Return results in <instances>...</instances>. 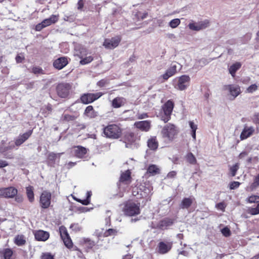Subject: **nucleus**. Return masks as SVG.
<instances>
[{
	"label": "nucleus",
	"instance_id": "obj_32",
	"mask_svg": "<svg viewBox=\"0 0 259 259\" xmlns=\"http://www.w3.org/2000/svg\"><path fill=\"white\" fill-rule=\"evenodd\" d=\"M63 153H55L53 152L49 154L48 159L49 164H54L57 158H60V157Z\"/></svg>",
	"mask_w": 259,
	"mask_h": 259
},
{
	"label": "nucleus",
	"instance_id": "obj_17",
	"mask_svg": "<svg viewBox=\"0 0 259 259\" xmlns=\"http://www.w3.org/2000/svg\"><path fill=\"white\" fill-rule=\"evenodd\" d=\"M32 131L29 130L28 132L20 135L15 140V144L17 146H19L25 142L32 135Z\"/></svg>",
	"mask_w": 259,
	"mask_h": 259
},
{
	"label": "nucleus",
	"instance_id": "obj_26",
	"mask_svg": "<svg viewBox=\"0 0 259 259\" xmlns=\"http://www.w3.org/2000/svg\"><path fill=\"white\" fill-rule=\"evenodd\" d=\"M84 114L89 118H93L98 116V112L94 110L92 106L90 105L86 108Z\"/></svg>",
	"mask_w": 259,
	"mask_h": 259
},
{
	"label": "nucleus",
	"instance_id": "obj_57",
	"mask_svg": "<svg viewBox=\"0 0 259 259\" xmlns=\"http://www.w3.org/2000/svg\"><path fill=\"white\" fill-rule=\"evenodd\" d=\"M32 71L34 74H39L42 73V70L40 67H35L32 68Z\"/></svg>",
	"mask_w": 259,
	"mask_h": 259
},
{
	"label": "nucleus",
	"instance_id": "obj_10",
	"mask_svg": "<svg viewBox=\"0 0 259 259\" xmlns=\"http://www.w3.org/2000/svg\"><path fill=\"white\" fill-rule=\"evenodd\" d=\"M121 40V37L119 36H116L111 38H107L105 39L103 46L106 49H113L118 46Z\"/></svg>",
	"mask_w": 259,
	"mask_h": 259
},
{
	"label": "nucleus",
	"instance_id": "obj_28",
	"mask_svg": "<svg viewBox=\"0 0 259 259\" xmlns=\"http://www.w3.org/2000/svg\"><path fill=\"white\" fill-rule=\"evenodd\" d=\"M209 62L207 59L201 58L199 60L195 61V64L193 66V68L195 69H199L203 66L207 65Z\"/></svg>",
	"mask_w": 259,
	"mask_h": 259
},
{
	"label": "nucleus",
	"instance_id": "obj_24",
	"mask_svg": "<svg viewBox=\"0 0 259 259\" xmlns=\"http://www.w3.org/2000/svg\"><path fill=\"white\" fill-rule=\"evenodd\" d=\"M58 19L59 15H52L50 18L43 20L41 22L42 25H44L45 27H47L52 24L55 23L58 21Z\"/></svg>",
	"mask_w": 259,
	"mask_h": 259
},
{
	"label": "nucleus",
	"instance_id": "obj_36",
	"mask_svg": "<svg viewBox=\"0 0 259 259\" xmlns=\"http://www.w3.org/2000/svg\"><path fill=\"white\" fill-rule=\"evenodd\" d=\"M14 242L18 246H22L24 245L26 243V240L24 236L22 235H17L15 238Z\"/></svg>",
	"mask_w": 259,
	"mask_h": 259
},
{
	"label": "nucleus",
	"instance_id": "obj_23",
	"mask_svg": "<svg viewBox=\"0 0 259 259\" xmlns=\"http://www.w3.org/2000/svg\"><path fill=\"white\" fill-rule=\"evenodd\" d=\"M87 150L82 146H77L74 148L73 153L78 158H81L87 153Z\"/></svg>",
	"mask_w": 259,
	"mask_h": 259
},
{
	"label": "nucleus",
	"instance_id": "obj_4",
	"mask_svg": "<svg viewBox=\"0 0 259 259\" xmlns=\"http://www.w3.org/2000/svg\"><path fill=\"white\" fill-rule=\"evenodd\" d=\"M174 106V104L170 100H168L163 105L162 110L163 115H161V119L165 123L170 120Z\"/></svg>",
	"mask_w": 259,
	"mask_h": 259
},
{
	"label": "nucleus",
	"instance_id": "obj_29",
	"mask_svg": "<svg viewBox=\"0 0 259 259\" xmlns=\"http://www.w3.org/2000/svg\"><path fill=\"white\" fill-rule=\"evenodd\" d=\"M241 67V64L240 62H237L234 64H232L229 68V73L232 76V77H235L236 72L239 70Z\"/></svg>",
	"mask_w": 259,
	"mask_h": 259
},
{
	"label": "nucleus",
	"instance_id": "obj_13",
	"mask_svg": "<svg viewBox=\"0 0 259 259\" xmlns=\"http://www.w3.org/2000/svg\"><path fill=\"white\" fill-rule=\"evenodd\" d=\"M224 89L228 91L230 95L232 97V99H234L236 98L241 92L240 87L237 84H229L225 85L224 87Z\"/></svg>",
	"mask_w": 259,
	"mask_h": 259
},
{
	"label": "nucleus",
	"instance_id": "obj_56",
	"mask_svg": "<svg viewBox=\"0 0 259 259\" xmlns=\"http://www.w3.org/2000/svg\"><path fill=\"white\" fill-rule=\"evenodd\" d=\"M215 207L217 209L221 210L222 211H224L225 208L226 207V205L223 202H220L216 204Z\"/></svg>",
	"mask_w": 259,
	"mask_h": 259
},
{
	"label": "nucleus",
	"instance_id": "obj_63",
	"mask_svg": "<svg viewBox=\"0 0 259 259\" xmlns=\"http://www.w3.org/2000/svg\"><path fill=\"white\" fill-rule=\"evenodd\" d=\"M176 175L177 172L175 171H171L167 174V177L169 178H174Z\"/></svg>",
	"mask_w": 259,
	"mask_h": 259
},
{
	"label": "nucleus",
	"instance_id": "obj_22",
	"mask_svg": "<svg viewBox=\"0 0 259 259\" xmlns=\"http://www.w3.org/2000/svg\"><path fill=\"white\" fill-rule=\"evenodd\" d=\"M68 63L67 60L65 57H61L56 59L53 63L54 66L58 69H61Z\"/></svg>",
	"mask_w": 259,
	"mask_h": 259
},
{
	"label": "nucleus",
	"instance_id": "obj_30",
	"mask_svg": "<svg viewBox=\"0 0 259 259\" xmlns=\"http://www.w3.org/2000/svg\"><path fill=\"white\" fill-rule=\"evenodd\" d=\"M147 143L148 147L153 150H156L158 146V143L156 137H152L149 139Z\"/></svg>",
	"mask_w": 259,
	"mask_h": 259
},
{
	"label": "nucleus",
	"instance_id": "obj_18",
	"mask_svg": "<svg viewBox=\"0 0 259 259\" xmlns=\"http://www.w3.org/2000/svg\"><path fill=\"white\" fill-rule=\"evenodd\" d=\"M134 125L137 128L144 132H148L151 127L150 121L148 120L137 121Z\"/></svg>",
	"mask_w": 259,
	"mask_h": 259
},
{
	"label": "nucleus",
	"instance_id": "obj_8",
	"mask_svg": "<svg viewBox=\"0 0 259 259\" xmlns=\"http://www.w3.org/2000/svg\"><path fill=\"white\" fill-rule=\"evenodd\" d=\"M52 194L48 191H44L40 196L39 203L40 206L44 209L49 207L51 204Z\"/></svg>",
	"mask_w": 259,
	"mask_h": 259
},
{
	"label": "nucleus",
	"instance_id": "obj_47",
	"mask_svg": "<svg viewBox=\"0 0 259 259\" xmlns=\"http://www.w3.org/2000/svg\"><path fill=\"white\" fill-rule=\"evenodd\" d=\"M117 233V231L113 229H109L104 233V236L107 237L110 235H115Z\"/></svg>",
	"mask_w": 259,
	"mask_h": 259
},
{
	"label": "nucleus",
	"instance_id": "obj_5",
	"mask_svg": "<svg viewBox=\"0 0 259 259\" xmlns=\"http://www.w3.org/2000/svg\"><path fill=\"white\" fill-rule=\"evenodd\" d=\"M138 190L137 193L135 191H133V195L136 196L139 195L141 197L146 198L152 195V190L153 187L148 184H144L140 185L139 188H136Z\"/></svg>",
	"mask_w": 259,
	"mask_h": 259
},
{
	"label": "nucleus",
	"instance_id": "obj_15",
	"mask_svg": "<svg viewBox=\"0 0 259 259\" xmlns=\"http://www.w3.org/2000/svg\"><path fill=\"white\" fill-rule=\"evenodd\" d=\"M172 247V242H160L157 246L158 252L160 254H165L167 253Z\"/></svg>",
	"mask_w": 259,
	"mask_h": 259
},
{
	"label": "nucleus",
	"instance_id": "obj_19",
	"mask_svg": "<svg viewBox=\"0 0 259 259\" xmlns=\"http://www.w3.org/2000/svg\"><path fill=\"white\" fill-rule=\"evenodd\" d=\"M34 236L38 241H45L49 239L50 234L48 232L38 230L35 232Z\"/></svg>",
	"mask_w": 259,
	"mask_h": 259
},
{
	"label": "nucleus",
	"instance_id": "obj_9",
	"mask_svg": "<svg viewBox=\"0 0 259 259\" xmlns=\"http://www.w3.org/2000/svg\"><path fill=\"white\" fill-rule=\"evenodd\" d=\"M103 94L101 92L84 94L81 96L80 100L83 104H88L97 100Z\"/></svg>",
	"mask_w": 259,
	"mask_h": 259
},
{
	"label": "nucleus",
	"instance_id": "obj_11",
	"mask_svg": "<svg viewBox=\"0 0 259 259\" xmlns=\"http://www.w3.org/2000/svg\"><path fill=\"white\" fill-rule=\"evenodd\" d=\"M70 85L67 83H62L58 85L57 91L58 95L61 98H66L69 95Z\"/></svg>",
	"mask_w": 259,
	"mask_h": 259
},
{
	"label": "nucleus",
	"instance_id": "obj_50",
	"mask_svg": "<svg viewBox=\"0 0 259 259\" xmlns=\"http://www.w3.org/2000/svg\"><path fill=\"white\" fill-rule=\"evenodd\" d=\"M106 217L105 218L106 225L108 226L110 225V217L111 215V212L110 210L106 211Z\"/></svg>",
	"mask_w": 259,
	"mask_h": 259
},
{
	"label": "nucleus",
	"instance_id": "obj_1",
	"mask_svg": "<svg viewBox=\"0 0 259 259\" xmlns=\"http://www.w3.org/2000/svg\"><path fill=\"white\" fill-rule=\"evenodd\" d=\"M178 133V129L174 124L171 123H168L164 126L161 132L162 137L168 142L172 141Z\"/></svg>",
	"mask_w": 259,
	"mask_h": 259
},
{
	"label": "nucleus",
	"instance_id": "obj_31",
	"mask_svg": "<svg viewBox=\"0 0 259 259\" xmlns=\"http://www.w3.org/2000/svg\"><path fill=\"white\" fill-rule=\"evenodd\" d=\"M131 179V172L129 170H126L125 172H122L120 178L121 182L125 183L127 184Z\"/></svg>",
	"mask_w": 259,
	"mask_h": 259
},
{
	"label": "nucleus",
	"instance_id": "obj_25",
	"mask_svg": "<svg viewBox=\"0 0 259 259\" xmlns=\"http://www.w3.org/2000/svg\"><path fill=\"white\" fill-rule=\"evenodd\" d=\"M126 103V100L123 97H116L112 102V106L115 108H118L123 106Z\"/></svg>",
	"mask_w": 259,
	"mask_h": 259
},
{
	"label": "nucleus",
	"instance_id": "obj_45",
	"mask_svg": "<svg viewBox=\"0 0 259 259\" xmlns=\"http://www.w3.org/2000/svg\"><path fill=\"white\" fill-rule=\"evenodd\" d=\"M76 117H77L75 115L64 114L62 115V118L64 120L69 121L75 120L76 118Z\"/></svg>",
	"mask_w": 259,
	"mask_h": 259
},
{
	"label": "nucleus",
	"instance_id": "obj_53",
	"mask_svg": "<svg viewBox=\"0 0 259 259\" xmlns=\"http://www.w3.org/2000/svg\"><path fill=\"white\" fill-rule=\"evenodd\" d=\"M258 186H259V174L255 177L254 182L252 184L251 187L252 189H253Z\"/></svg>",
	"mask_w": 259,
	"mask_h": 259
},
{
	"label": "nucleus",
	"instance_id": "obj_35",
	"mask_svg": "<svg viewBox=\"0 0 259 259\" xmlns=\"http://www.w3.org/2000/svg\"><path fill=\"white\" fill-rule=\"evenodd\" d=\"M192 203V199L190 198H185L182 200L180 207L182 209L189 208Z\"/></svg>",
	"mask_w": 259,
	"mask_h": 259
},
{
	"label": "nucleus",
	"instance_id": "obj_52",
	"mask_svg": "<svg viewBox=\"0 0 259 259\" xmlns=\"http://www.w3.org/2000/svg\"><path fill=\"white\" fill-rule=\"evenodd\" d=\"M257 89V86L255 84H251L247 89V92L249 93H252L255 92Z\"/></svg>",
	"mask_w": 259,
	"mask_h": 259
},
{
	"label": "nucleus",
	"instance_id": "obj_60",
	"mask_svg": "<svg viewBox=\"0 0 259 259\" xmlns=\"http://www.w3.org/2000/svg\"><path fill=\"white\" fill-rule=\"evenodd\" d=\"M137 116V118L140 119H144L148 117L147 114L146 113L138 114Z\"/></svg>",
	"mask_w": 259,
	"mask_h": 259
},
{
	"label": "nucleus",
	"instance_id": "obj_21",
	"mask_svg": "<svg viewBox=\"0 0 259 259\" xmlns=\"http://www.w3.org/2000/svg\"><path fill=\"white\" fill-rule=\"evenodd\" d=\"M135 137L133 133H130L126 134L125 136V147L128 148H133V144L135 141Z\"/></svg>",
	"mask_w": 259,
	"mask_h": 259
},
{
	"label": "nucleus",
	"instance_id": "obj_39",
	"mask_svg": "<svg viewBox=\"0 0 259 259\" xmlns=\"http://www.w3.org/2000/svg\"><path fill=\"white\" fill-rule=\"evenodd\" d=\"M1 253L3 255L4 259H11L13 252L12 249L6 248L2 251Z\"/></svg>",
	"mask_w": 259,
	"mask_h": 259
},
{
	"label": "nucleus",
	"instance_id": "obj_44",
	"mask_svg": "<svg viewBox=\"0 0 259 259\" xmlns=\"http://www.w3.org/2000/svg\"><path fill=\"white\" fill-rule=\"evenodd\" d=\"M85 245L89 248H92L95 245V242L89 238L83 239Z\"/></svg>",
	"mask_w": 259,
	"mask_h": 259
},
{
	"label": "nucleus",
	"instance_id": "obj_34",
	"mask_svg": "<svg viewBox=\"0 0 259 259\" xmlns=\"http://www.w3.org/2000/svg\"><path fill=\"white\" fill-rule=\"evenodd\" d=\"M26 189L27 198L30 202H32L34 199L33 187L29 186Z\"/></svg>",
	"mask_w": 259,
	"mask_h": 259
},
{
	"label": "nucleus",
	"instance_id": "obj_46",
	"mask_svg": "<svg viewBox=\"0 0 259 259\" xmlns=\"http://www.w3.org/2000/svg\"><path fill=\"white\" fill-rule=\"evenodd\" d=\"M247 201L249 203H258L259 202V196L256 195H252L247 198Z\"/></svg>",
	"mask_w": 259,
	"mask_h": 259
},
{
	"label": "nucleus",
	"instance_id": "obj_43",
	"mask_svg": "<svg viewBox=\"0 0 259 259\" xmlns=\"http://www.w3.org/2000/svg\"><path fill=\"white\" fill-rule=\"evenodd\" d=\"M239 168V164L238 163H236L230 168V170L232 176L234 177L236 175L237 171L238 170Z\"/></svg>",
	"mask_w": 259,
	"mask_h": 259
},
{
	"label": "nucleus",
	"instance_id": "obj_38",
	"mask_svg": "<svg viewBox=\"0 0 259 259\" xmlns=\"http://www.w3.org/2000/svg\"><path fill=\"white\" fill-rule=\"evenodd\" d=\"M186 160L191 164H195L197 163V160L194 155L191 152L188 153L185 156Z\"/></svg>",
	"mask_w": 259,
	"mask_h": 259
},
{
	"label": "nucleus",
	"instance_id": "obj_58",
	"mask_svg": "<svg viewBox=\"0 0 259 259\" xmlns=\"http://www.w3.org/2000/svg\"><path fill=\"white\" fill-rule=\"evenodd\" d=\"M41 259H54V256L50 253H45L42 255Z\"/></svg>",
	"mask_w": 259,
	"mask_h": 259
},
{
	"label": "nucleus",
	"instance_id": "obj_64",
	"mask_svg": "<svg viewBox=\"0 0 259 259\" xmlns=\"http://www.w3.org/2000/svg\"><path fill=\"white\" fill-rule=\"evenodd\" d=\"M83 7V2L82 0H79L77 3V9L81 10Z\"/></svg>",
	"mask_w": 259,
	"mask_h": 259
},
{
	"label": "nucleus",
	"instance_id": "obj_6",
	"mask_svg": "<svg viewBox=\"0 0 259 259\" xmlns=\"http://www.w3.org/2000/svg\"><path fill=\"white\" fill-rule=\"evenodd\" d=\"M18 194V190L14 187L0 188V197L5 198H13Z\"/></svg>",
	"mask_w": 259,
	"mask_h": 259
},
{
	"label": "nucleus",
	"instance_id": "obj_33",
	"mask_svg": "<svg viewBox=\"0 0 259 259\" xmlns=\"http://www.w3.org/2000/svg\"><path fill=\"white\" fill-rule=\"evenodd\" d=\"M173 223L172 220L166 218L160 221L159 227L161 229H164L168 226L171 225Z\"/></svg>",
	"mask_w": 259,
	"mask_h": 259
},
{
	"label": "nucleus",
	"instance_id": "obj_42",
	"mask_svg": "<svg viewBox=\"0 0 259 259\" xmlns=\"http://www.w3.org/2000/svg\"><path fill=\"white\" fill-rule=\"evenodd\" d=\"M180 23H181L180 19H179L178 18H176V19L171 20L169 22V26L172 28H175L177 27L180 24Z\"/></svg>",
	"mask_w": 259,
	"mask_h": 259
},
{
	"label": "nucleus",
	"instance_id": "obj_16",
	"mask_svg": "<svg viewBox=\"0 0 259 259\" xmlns=\"http://www.w3.org/2000/svg\"><path fill=\"white\" fill-rule=\"evenodd\" d=\"M254 131L255 130L253 126H244L240 136L241 140H244L250 137L253 135Z\"/></svg>",
	"mask_w": 259,
	"mask_h": 259
},
{
	"label": "nucleus",
	"instance_id": "obj_49",
	"mask_svg": "<svg viewBox=\"0 0 259 259\" xmlns=\"http://www.w3.org/2000/svg\"><path fill=\"white\" fill-rule=\"evenodd\" d=\"M221 232L225 237H229L231 235V231L229 228L226 227L221 230Z\"/></svg>",
	"mask_w": 259,
	"mask_h": 259
},
{
	"label": "nucleus",
	"instance_id": "obj_7",
	"mask_svg": "<svg viewBox=\"0 0 259 259\" xmlns=\"http://www.w3.org/2000/svg\"><path fill=\"white\" fill-rule=\"evenodd\" d=\"M209 26V21L204 20L198 22L192 21L188 25L189 28L193 31H198L204 29Z\"/></svg>",
	"mask_w": 259,
	"mask_h": 259
},
{
	"label": "nucleus",
	"instance_id": "obj_54",
	"mask_svg": "<svg viewBox=\"0 0 259 259\" xmlns=\"http://www.w3.org/2000/svg\"><path fill=\"white\" fill-rule=\"evenodd\" d=\"M70 228L75 232L79 231L81 230V227L78 224H74L71 225Z\"/></svg>",
	"mask_w": 259,
	"mask_h": 259
},
{
	"label": "nucleus",
	"instance_id": "obj_62",
	"mask_svg": "<svg viewBox=\"0 0 259 259\" xmlns=\"http://www.w3.org/2000/svg\"><path fill=\"white\" fill-rule=\"evenodd\" d=\"M8 165V163L6 161L0 160V168H3Z\"/></svg>",
	"mask_w": 259,
	"mask_h": 259
},
{
	"label": "nucleus",
	"instance_id": "obj_48",
	"mask_svg": "<svg viewBox=\"0 0 259 259\" xmlns=\"http://www.w3.org/2000/svg\"><path fill=\"white\" fill-rule=\"evenodd\" d=\"M93 58L92 56H89L84 58V59L80 60V63L82 65H84L88 63H90L92 61Z\"/></svg>",
	"mask_w": 259,
	"mask_h": 259
},
{
	"label": "nucleus",
	"instance_id": "obj_2",
	"mask_svg": "<svg viewBox=\"0 0 259 259\" xmlns=\"http://www.w3.org/2000/svg\"><path fill=\"white\" fill-rule=\"evenodd\" d=\"M122 130L116 124H110L104 128V134L106 137L111 139H118L121 135Z\"/></svg>",
	"mask_w": 259,
	"mask_h": 259
},
{
	"label": "nucleus",
	"instance_id": "obj_55",
	"mask_svg": "<svg viewBox=\"0 0 259 259\" xmlns=\"http://www.w3.org/2000/svg\"><path fill=\"white\" fill-rule=\"evenodd\" d=\"M14 198L15 201L18 203H21L23 201V196L21 194H16Z\"/></svg>",
	"mask_w": 259,
	"mask_h": 259
},
{
	"label": "nucleus",
	"instance_id": "obj_27",
	"mask_svg": "<svg viewBox=\"0 0 259 259\" xmlns=\"http://www.w3.org/2000/svg\"><path fill=\"white\" fill-rule=\"evenodd\" d=\"M160 168L155 164L150 165L147 170V173L150 176H155L160 173Z\"/></svg>",
	"mask_w": 259,
	"mask_h": 259
},
{
	"label": "nucleus",
	"instance_id": "obj_41",
	"mask_svg": "<svg viewBox=\"0 0 259 259\" xmlns=\"http://www.w3.org/2000/svg\"><path fill=\"white\" fill-rule=\"evenodd\" d=\"M247 212L251 215H256L259 214V203L255 207H249Z\"/></svg>",
	"mask_w": 259,
	"mask_h": 259
},
{
	"label": "nucleus",
	"instance_id": "obj_37",
	"mask_svg": "<svg viewBox=\"0 0 259 259\" xmlns=\"http://www.w3.org/2000/svg\"><path fill=\"white\" fill-rule=\"evenodd\" d=\"M92 195V192L91 191H88L87 192V198L85 199H74L77 202L81 203L83 205H87L90 202V198Z\"/></svg>",
	"mask_w": 259,
	"mask_h": 259
},
{
	"label": "nucleus",
	"instance_id": "obj_12",
	"mask_svg": "<svg viewBox=\"0 0 259 259\" xmlns=\"http://www.w3.org/2000/svg\"><path fill=\"white\" fill-rule=\"evenodd\" d=\"M190 82V77L188 75H182L179 78L177 89L181 91L185 90L189 86Z\"/></svg>",
	"mask_w": 259,
	"mask_h": 259
},
{
	"label": "nucleus",
	"instance_id": "obj_61",
	"mask_svg": "<svg viewBox=\"0 0 259 259\" xmlns=\"http://www.w3.org/2000/svg\"><path fill=\"white\" fill-rule=\"evenodd\" d=\"M253 121L254 123L259 124V114H256L254 115L253 118Z\"/></svg>",
	"mask_w": 259,
	"mask_h": 259
},
{
	"label": "nucleus",
	"instance_id": "obj_20",
	"mask_svg": "<svg viewBox=\"0 0 259 259\" xmlns=\"http://www.w3.org/2000/svg\"><path fill=\"white\" fill-rule=\"evenodd\" d=\"M61 237L63 240L65 245L68 248H71L72 246V242L66 230L60 231Z\"/></svg>",
	"mask_w": 259,
	"mask_h": 259
},
{
	"label": "nucleus",
	"instance_id": "obj_51",
	"mask_svg": "<svg viewBox=\"0 0 259 259\" xmlns=\"http://www.w3.org/2000/svg\"><path fill=\"white\" fill-rule=\"evenodd\" d=\"M240 183L239 182L234 181L230 184V189L231 190L235 189L239 187Z\"/></svg>",
	"mask_w": 259,
	"mask_h": 259
},
{
	"label": "nucleus",
	"instance_id": "obj_40",
	"mask_svg": "<svg viewBox=\"0 0 259 259\" xmlns=\"http://www.w3.org/2000/svg\"><path fill=\"white\" fill-rule=\"evenodd\" d=\"M190 127L192 131V136L194 140L196 139V131L197 129V125L192 121L189 122Z\"/></svg>",
	"mask_w": 259,
	"mask_h": 259
},
{
	"label": "nucleus",
	"instance_id": "obj_14",
	"mask_svg": "<svg viewBox=\"0 0 259 259\" xmlns=\"http://www.w3.org/2000/svg\"><path fill=\"white\" fill-rule=\"evenodd\" d=\"M179 66L180 65L176 62L172 63L167 69L165 73L162 75L163 78L164 80H167L168 78L175 74Z\"/></svg>",
	"mask_w": 259,
	"mask_h": 259
},
{
	"label": "nucleus",
	"instance_id": "obj_3",
	"mask_svg": "<svg viewBox=\"0 0 259 259\" xmlns=\"http://www.w3.org/2000/svg\"><path fill=\"white\" fill-rule=\"evenodd\" d=\"M123 211L126 215L128 216L138 215L140 213L139 204L133 201H127L124 204Z\"/></svg>",
	"mask_w": 259,
	"mask_h": 259
},
{
	"label": "nucleus",
	"instance_id": "obj_59",
	"mask_svg": "<svg viewBox=\"0 0 259 259\" xmlns=\"http://www.w3.org/2000/svg\"><path fill=\"white\" fill-rule=\"evenodd\" d=\"M81 51L79 54H76L79 58H82L83 56L85 54L86 50L83 48H80Z\"/></svg>",
	"mask_w": 259,
	"mask_h": 259
}]
</instances>
